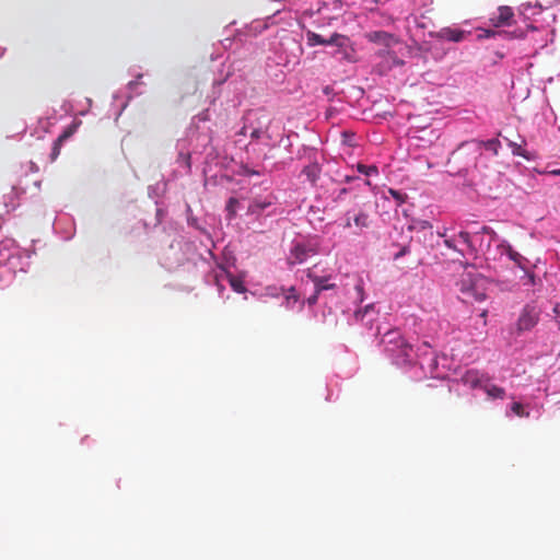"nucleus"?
Wrapping results in <instances>:
<instances>
[{"label": "nucleus", "mask_w": 560, "mask_h": 560, "mask_svg": "<svg viewBox=\"0 0 560 560\" xmlns=\"http://www.w3.org/2000/svg\"><path fill=\"white\" fill-rule=\"evenodd\" d=\"M482 144V149L489 150L493 153V155H498L501 143L498 139H490L487 141H480Z\"/></svg>", "instance_id": "nucleus-19"}, {"label": "nucleus", "mask_w": 560, "mask_h": 560, "mask_svg": "<svg viewBox=\"0 0 560 560\" xmlns=\"http://www.w3.org/2000/svg\"><path fill=\"white\" fill-rule=\"evenodd\" d=\"M345 39V36L338 33H334L328 39H326V45H337L342 46V40Z\"/></svg>", "instance_id": "nucleus-23"}, {"label": "nucleus", "mask_w": 560, "mask_h": 560, "mask_svg": "<svg viewBox=\"0 0 560 560\" xmlns=\"http://www.w3.org/2000/svg\"><path fill=\"white\" fill-rule=\"evenodd\" d=\"M226 279L229 280L230 285L232 289L237 293H244L246 291V288L244 285V282L241 278L235 277L231 273H225Z\"/></svg>", "instance_id": "nucleus-16"}, {"label": "nucleus", "mask_w": 560, "mask_h": 560, "mask_svg": "<svg viewBox=\"0 0 560 560\" xmlns=\"http://www.w3.org/2000/svg\"><path fill=\"white\" fill-rule=\"evenodd\" d=\"M291 294L287 296V300L288 302H290L291 300H293V303H295L298 301V295L294 294V288H291Z\"/></svg>", "instance_id": "nucleus-36"}, {"label": "nucleus", "mask_w": 560, "mask_h": 560, "mask_svg": "<svg viewBox=\"0 0 560 560\" xmlns=\"http://www.w3.org/2000/svg\"><path fill=\"white\" fill-rule=\"evenodd\" d=\"M373 14L378 16V20L376 21V23L378 25H383V26H388V25L394 24L397 19L395 16V12L392 10L376 11V12H373Z\"/></svg>", "instance_id": "nucleus-13"}, {"label": "nucleus", "mask_w": 560, "mask_h": 560, "mask_svg": "<svg viewBox=\"0 0 560 560\" xmlns=\"http://www.w3.org/2000/svg\"><path fill=\"white\" fill-rule=\"evenodd\" d=\"M318 294H319V293H316V291H315V292H314V294H313V295H311V296L307 299V303H308L310 305L315 304V303L317 302Z\"/></svg>", "instance_id": "nucleus-33"}, {"label": "nucleus", "mask_w": 560, "mask_h": 560, "mask_svg": "<svg viewBox=\"0 0 560 560\" xmlns=\"http://www.w3.org/2000/svg\"><path fill=\"white\" fill-rule=\"evenodd\" d=\"M439 235H440L441 237L446 238V234H445V232H441V233H439Z\"/></svg>", "instance_id": "nucleus-41"}, {"label": "nucleus", "mask_w": 560, "mask_h": 560, "mask_svg": "<svg viewBox=\"0 0 560 560\" xmlns=\"http://www.w3.org/2000/svg\"><path fill=\"white\" fill-rule=\"evenodd\" d=\"M458 285L466 302L471 300L481 302L486 299L483 279L481 278L475 277L471 273H464Z\"/></svg>", "instance_id": "nucleus-4"}, {"label": "nucleus", "mask_w": 560, "mask_h": 560, "mask_svg": "<svg viewBox=\"0 0 560 560\" xmlns=\"http://www.w3.org/2000/svg\"><path fill=\"white\" fill-rule=\"evenodd\" d=\"M389 194L399 202V203H404L407 196L405 194H401L400 191H397V190H394V189H389Z\"/></svg>", "instance_id": "nucleus-28"}, {"label": "nucleus", "mask_w": 560, "mask_h": 560, "mask_svg": "<svg viewBox=\"0 0 560 560\" xmlns=\"http://www.w3.org/2000/svg\"><path fill=\"white\" fill-rule=\"evenodd\" d=\"M465 378L470 382L471 387L480 386V380L477 377V373L469 371L466 373Z\"/></svg>", "instance_id": "nucleus-24"}, {"label": "nucleus", "mask_w": 560, "mask_h": 560, "mask_svg": "<svg viewBox=\"0 0 560 560\" xmlns=\"http://www.w3.org/2000/svg\"><path fill=\"white\" fill-rule=\"evenodd\" d=\"M458 237L460 238L462 243L465 244L470 252L475 250V247L471 243L470 234L468 232L460 231L458 233Z\"/></svg>", "instance_id": "nucleus-22"}, {"label": "nucleus", "mask_w": 560, "mask_h": 560, "mask_svg": "<svg viewBox=\"0 0 560 560\" xmlns=\"http://www.w3.org/2000/svg\"><path fill=\"white\" fill-rule=\"evenodd\" d=\"M374 308L373 304H369L364 307V310H359V311H355L354 313V317L358 319V320H362L364 315L366 313H369L370 311H372Z\"/></svg>", "instance_id": "nucleus-26"}, {"label": "nucleus", "mask_w": 560, "mask_h": 560, "mask_svg": "<svg viewBox=\"0 0 560 560\" xmlns=\"http://www.w3.org/2000/svg\"><path fill=\"white\" fill-rule=\"evenodd\" d=\"M238 205H240V201L235 197H231L228 200L225 210L228 212L226 218L229 221L233 220L236 217Z\"/></svg>", "instance_id": "nucleus-17"}, {"label": "nucleus", "mask_w": 560, "mask_h": 560, "mask_svg": "<svg viewBox=\"0 0 560 560\" xmlns=\"http://www.w3.org/2000/svg\"><path fill=\"white\" fill-rule=\"evenodd\" d=\"M509 145L511 147L512 153L514 155L522 156V158H524L526 160H529V155H528L527 151L524 150L522 148V145H520V144H517L515 142H512V141L509 142Z\"/></svg>", "instance_id": "nucleus-21"}, {"label": "nucleus", "mask_w": 560, "mask_h": 560, "mask_svg": "<svg viewBox=\"0 0 560 560\" xmlns=\"http://www.w3.org/2000/svg\"><path fill=\"white\" fill-rule=\"evenodd\" d=\"M62 143L63 142H59V139H56L54 141V144L51 148V153H50L51 161H55L59 156Z\"/></svg>", "instance_id": "nucleus-25"}, {"label": "nucleus", "mask_w": 560, "mask_h": 560, "mask_svg": "<svg viewBox=\"0 0 560 560\" xmlns=\"http://www.w3.org/2000/svg\"><path fill=\"white\" fill-rule=\"evenodd\" d=\"M369 42L390 47L399 43V39L394 35L385 31H373L365 34Z\"/></svg>", "instance_id": "nucleus-7"}, {"label": "nucleus", "mask_w": 560, "mask_h": 560, "mask_svg": "<svg viewBox=\"0 0 560 560\" xmlns=\"http://www.w3.org/2000/svg\"><path fill=\"white\" fill-rule=\"evenodd\" d=\"M372 220L370 214L361 207L353 206L343 214V229H353V234L361 235L371 226Z\"/></svg>", "instance_id": "nucleus-3"}, {"label": "nucleus", "mask_w": 560, "mask_h": 560, "mask_svg": "<svg viewBox=\"0 0 560 560\" xmlns=\"http://www.w3.org/2000/svg\"><path fill=\"white\" fill-rule=\"evenodd\" d=\"M348 192L347 188H341L338 194L335 196L334 201L340 202L343 199V196Z\"/></svg>", "instance_id": "nucleus-29"}, {"label": "nucleus", "mask_w": 560, "mask_h": 560, "mask_svg": "<svg viewBox=\"0 0 560 560\" xmlns=\"http://www.w3.org/2000/svg\"><path fill=\"white\" fill-rule=\"evenodd\" d=\"M357 170L359 173H361L365 176H372V175L378 174V170L375 165H364V164L358 163Z\"/></svg>", "instance_id": "nucleus-20"}, {"label": "nucleus", "mask_w": 560, "mask_h": 560, "mask_svg": "<svg viewBox=\"0 0 560 560\" xmlns=\"http://www.w3.org/2000/svg\"><path fill=\"white\" fill-rule=\"evenodd\" d=\"M527 282L525 284H534L535 283V275L532 272H526Z\"/></svg>", "instance_id": "nucleus-35"}, {"label": "nucleus", "mask_w": 560, "mask_h": 560, "mask_svg": "<svg viewBox=\"0 0 560 560\" xmlns=\"http://www.w3.org/2000/svg\"><path fill=\"white\" fill-rule=\"evenodd\" d=\"M355 178H357V177H354V176H349V175H347V176L345 177V182H346V183H350V182L354 180Z\"/></svg>", "instance_id": "nucleus-38"}, {"label": "nucleus", "mask_w": 560, "mask_h": 560, "mask_svg": "<svg viewBox=\"0 0 560 560\" xmlns=\"http://www.w3.org/2000/svg\"><path fill=\"white\" fill-rule=\"evenodd\" d=\"M465 35H466L465 31L450 28V27L443 28L440 32V37H442L446 40H450V42H454V43L462 42L465 38Z\"/></svg>", "instance_id": "nucleus-11"}, {"label": "nucleus", "mask_w": 560, "mask_h": 560, "mask_svg": "<svg viewBox=\"0 0 560 560\" xmlns=\"http://www.w3.org/2000/svg\"><path fill=\"white\" fill-rule=\"evenodd\" d=\"M408 252H409V249H408V247H407V246L402 247V248H401V250L395 255V259H398L399 257H402V256H404V255H406Z\"/></svg>", "instance_id": "nucleus-37"}, {"label": "nucleus", "mask_w": 560, "mask_h": 560, "mask_svg": "<svg viewBox=\"0 0 560 560\" xmlns=\"http://www.w3.org/2000/svg\"><path fill=\"white\" fill-rule=\"evenodd\" d=\"M481 232H482V233L490 234V235H492L493 237H495V236H497V233H495L491 228H489V226H482Z\"/></svg>", "instance_id": "nucleus-34"}, {"label": "nucleus", "mask_w": 560, "mask_h": 560, "mask_svg": "<svg viewBox=\"0 0 560 560\" xmlns=\"http://www.w3.org/2000/svg\"><path fill=\"white\" fill-rule=\"evenodd\" d=\"M245 128H246V127H244V128L242 129V131H241V133H242V135H245V131H244V130H245Z\"/></svg>", "instance_id": "nucleus-44"}, {"label": "nucleus", "mask_w": 560, "mask_h": 560, "mask_svg": "<svg viewBox=\"0 0 560 560\" xmlns=\"http://www.w3.org/2000/svg\"><path fill=\"white\" fill-rule=\"evenodd\" d=\"M276 202V197L272 195H269L261 198H255L247 208V214L254 215L256 219H258L261 213L269 207H271Z\"/></svg>", "instance_id": "nucleus-8"}, {"label": "nucleus", "mask_w": 560, "mask_h": 560, "mask_svg": "<svg viewBox=\"0 0 560 560\" xmlns=\"http://www.w3.org/2000/svg\"><path fill=\"white\" fill-rule=\"evenodd\" d=\"M317 253L316 248L312 245L296 243L291 249L289 261L292 265L304 262L310 256Z\"/></svg>", "instance_id": "nucleus-6"}, {"label": "nucleus", "mask_w": 560, "mask_h": 560, "mask_svg": "<svg viewBox=\"0 0 560 560\" xmlns=\"http://www.w3.org/2000/svg\"><path fill=\"white\" fill-rule=\"evenodd\" d=\"M481 317H486L487 316V311H482V313L480 314Z\"/></svg>", "instance_id": "nucleus-42"}, {"label": "nucleus", "mask_w": 560, "mask_h": 560, "mask_svg": "<svg viewBox=\"0 0 560 560\" xmlns=\"http://www.w3.org/2000/svg\"><path fill=\"white\" fill-rule=\"evenodd\" d=\"M498 249L501 254L506 255L516 266L522 269H526L527 259L516 252L506 241H502L499 244Z\"/></svg>", "instance_id": "nucleus-9"}, {"label": "nucleus", "mask_w": 560, "mask_h": 560, "mask_svg": "<svg viewBox=\"0 0 560 560\" xmlns=\"http://www.w3.org/2000/svg\"><path fill=\"white\" fill-rule=\"evenodd\" d=\"M485 392L487 395L493 399H502L505 396V390L502 387H499L493 384H487L483 386Z\"/></svg>", "instance_id": "nucleus-15"}, {"label": "nucleus", "mask_w": 560, "mask_h": 560, "mask_svg": "<svg viewBox=\"0 0 560 560\" xmlns=\"http://www.w3.org/2000/svg\"><path fill=\"white\" fill-rule=\"evenodd\" d=\"M550 173L553 175H560V170H555V171H551Z\"/></svg>", "instance_id": "nucleus-40"}, {"label": "nucleus", "mask_w": 560, "mask_h": 560, "mask_svg": "<svg viewBox=\"0 0 560 560\" xmlns=\"http://www.w3.org/2000/svg\"><path fill=\"white\" fill-rule=\"evenodd\" d=\"M444 244L451 249L458 250L452 238H445Z\"/></svg>", "instance_id": "nucleus-32"}, {"label": "nucleus", "mask_w": 560, "mask_h": 560, "mask_svg": "<svg viewBox=\"0 0 560 560\" xmlns=\"http://www.w3.org/2000/svg\"><path fill=\"white\" fill-rule=\"evenodd\" d=\"M381 342L385 351L397 364H405L410 361L412 346L404 338L399 330H388L383 335Z\"/></svg>", "instance_id": "nucleus-2"}, {"label": "nucleus", "mask_w": 560, "mask_h": 560, "mask_svg": "<svg viewBox=\"0 0 560 560\" xmlns=\"http://www.w3.org/2000/svg\"><path fill=\"white\" fill-rule=\"evenodd\" d=\"M541 310L534 303L526 304L517 318L516 331L518 335L532 330L539 322Z\"/></svg>", "instance_id": "nucleus-5"}, {"label": "nucleus", "mask_w": 560, "mask_h": 560, "mask_svg": "<svg viewBox=\"0 0 560 560\" xmlns=\"http://www.w3.org/2000/svg\"><path fill=\"white\" fill-rule=\"evenodd\" d=\"M482 155V144L480 140H470L463 142L452 152L448 164L456 167L457 173H468L469 170L477 166V160Z\"/></svg>", "instance_id": "nucleus-1"}, {"label": "nucleus", "mask_w": 560, "mask_h": 560, "mask_svg": "<svg viewBox=\"0 0 560 560\" xmlns=\"http://www.w3.org/2000/svg\"><path fill=\"white\" fill-rule=\"evenodd\" d=\"M307 277L313 281L315 285L316 293H320L322 291L334 289V283H328L326 277H319L312 271L307 272Z\"/></svg>", "instance_id": "nucleus-12"}, {"label": "nucleus", "mask_w": 560, "mask_h": 560, "mask_svg": "<svg viewBox=\"0 0 560 560\" xmlns=\"http://www.w3.org/2000/svg\"><path fill=\"white\" fill-rule=\"evenodd\" d=\"M512 410L517 416H522L523 415V406L520 402H514L512 405Z\"/></svg>", "instance_id": "nucleus-30"}, {"label": "nucleus", "mask_w": 560, "mask_h": 560, "mask_svg": "<svg viewBox=\"0 0 560 560\" xmlns=\"http://www.w3.org/2000/svg\"><path fill=\"white\" fill-rule=\"evenodd\" d=\"M74 132V127L67 128L57 139H59V142H65L67 139H69Z\"/></svg>", "instance_id": "nucleus-27"}, {"label": "nucleus", "mask_w": 560, "mask_h": 560, "mask_svg": "<svg viewBox=\"0 0 560 560\" xmlns=\"http://www.w3.org/2000/svg\"><path fill=\"white\" fill-rule=\"evenodd\" d=\"M494 34H495L494 32L487 31L485 37H490L491 35H494Z\"/></svg>", "instance_id": "nucleus-39"}, {"label": "nucleus", "mask_w": 560, "mask_h": 560, "mask_svg": "<svg viewBox=\"0 0 560 560\" xmlns=\"http://www.w3.org/2000/svg\"><path fill=\"white\" fill-rule=\"evenodd\" d=\"M303 174L312 183H315L320 175V166L317 163L310 164L303 168Z\"/></svg>", "instance_id": "nucleus-14"}, {"label": "nucleus", "mask_w": 560, "mask_h": 560, "mask_svg": "<svg viewBox=\"0 0 560 560\" xmlns=\"http://www.w3.org/2000/svg\"><path fill=\"white\" fill-rule=\"evenodd\" d=\"M357 290H358L359 292H361V291H362V287H361V285H357Z\"/></svg>", "instance_id": "nucleus-43"}, {"label": "nucleus", "mask_w": 560, "mask_h": 560, "mask_svg": "<svg viewBox=\"0 0 560 560\" xmlns=\"http://www.w3.org/2000/svg\"><path fill=\"white\" fill-rule=\"evenodd\" d=\"M514 13L510 7H500L498 14L490 19L491 24L494 27L510 26L513 22Z\"/></svg>", "instance_id": "nucleus-10"}, {"label": "nucleus", "mask_w": 560, "mask_h": 560, "mask_svg": "<svg viewBox=\"0 0 560 560\" xmlns=\"http://www.w3.org/2000/svg\"><path fill=\"white\" fill-rule=\"evenodd\" d=\"M306 39H307V45L311 47L316 46V45H326V42H325L326 39L323 38L319 34L312 32V31L306 32Z\"/></svg>", "instance_id": "nucleus-18"}, {"label": "nucleus", "mask_w": 560, "mask_h": 560, "mask_svg": "<svg viewBox=\"0 0 560 560\" xmlns=\"http://www.w3.org/2000/svg\"><path fill=\"white\" fill-rule=\"evenodd\" d=\"M262 129L261 128H254L252 133H250V138L252 139H259L262 135Z\"/></svg>", "instance_id": "nucleus-31"}]
</instances>
